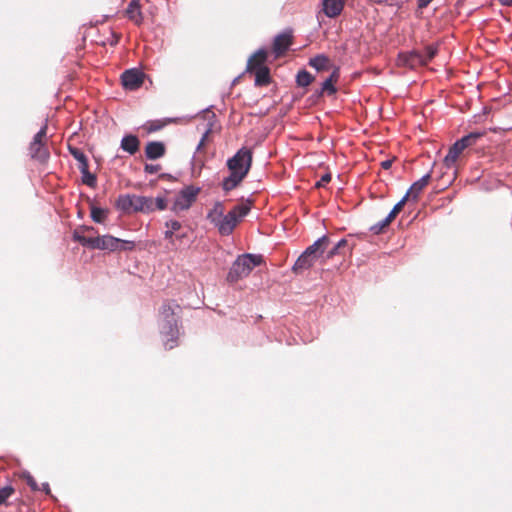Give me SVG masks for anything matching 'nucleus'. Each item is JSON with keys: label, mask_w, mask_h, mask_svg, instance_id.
<instances>
[{"label": "nucleus", "mask_w": 512, "mask_h": 512, "mask_svg": "<svg viewBox=\"0 0 512 512\" xmlns=\"http://www.w3.org/2000/svg\"><path fill=\"white\" fill-rule=\"evenodd\" d=\"M181 314L182 307L175 300H165L159 308L160 333L165 338L163 345L166 350H171L178 344Z\"/></svg>", "instance_id": "1"}, {"label": "nucleus", "mask_w": 512, "mask_h": 512, "mask_svg": "<svg viewBox=\"0 0 512 512\" xmlns=\"http://www.w3.org/2000/svg\"><path fill=\"white\" fill-rule=\"evenodd\" d=\"M94 232L95 229L92 226H80L74 230L73 240L90 249L108 250L111 252L117 250H132L134 248V243L131 241H124L111 235H90Z\"/></svg>", "instance_id": "2"}, {"label": "nucleus", "mask_w": 512, "mask_h": 512, "mask_svg": "<svg viewBox=\"0 0 512 512\" xmlns=\"http://www.w3.org/2000/svg\"><path fill=\"white\" fill-rule=\"evenodd\" d=\"M330 244L328 236L324 235L316 240L312 245L308 246L306 250L298 257L292 270L296 274H300L305 270L311 268L317 259H319Z\"/></svg>", "instance_id": "3"}, {"label": "nucleus", "mask_w": 512, "mask_h": 512, "mask_svg": "<svg viewBox=\"0 0 512 512\" xmlns=\"http://www.w3.org/2000/svg\"><path fill=\"white\" fill-rule=\"evenodd\" d=\"M262 262V256L254 254H245L239 256L233 263L227 279L230 282H237L239 279L244 278Z\"/></svg>", "instance_id": "4"}, {"label": "nucleus", "mask_w": 512, "mask_h": 512, "mask_svg": "<svg viewBox=\"0 0 512 512\" xmlns=\"http://www.w3.org/2000/svg\"><path fill=\"white\" fill-rule=\"evenodd\" d=\"M251 205L240 204L234 206L226 215L224 214L221 220L217 223L216 227L221 235H230L237 224L244 218L250 211Z\"/></svg>", "instance_id": "5"}, {"label": "nucleus", "mask_w": 512, "mask_h": 512, "mask_svg": "<svg viewBox=\"0 0 512 512\" xmlns=\"http://www.w3.org/2000/svg\"><path fill=\"white\" fill-rule=\"evenodd\" d=\"M485 132H471L468 135L457 140L449 149L448 154L444 158V164L447 168H451L461 155V153L468 147L474 145L476 141L483 137Z\"/></svg>", "instance_id": "6"}, {"label": "nucleus", "mask_w": 512, "mask_h": 512, "mask_svg": "<svg viewBox=\"0 0 512 512\" xmlns=\"http://www.w3.org/2000/svg\"><path fill=\"white\" fill-rule=\"evenodd\" d=\"M29 155L32 159L45 163L49 159L47 148V125L45 124L34 136L29 146Z\"/></svg>", "instance_id": "7"}, {"label": "nucleus", "mask_w": 512, "mask_h": 512, "mask_svg": "<svg viewBox=\"0 0 512 512\" xmlns=\"http://www.w3.org/2000/svg\"><path fill=\"white\" fill-rule=\"evenodd\" d=\"M252 165V151L246 147L239 149L236 154L228 159L227 167L231 174H243L247 176Z\"/></svg>", "instance_id": "8"}, {"label": "nucleus", "mask_w": 512, "mask_h": 512, "mask_svg": "<svg viewBox=\"0 0 512 512\" xmlns=\"http://www.w3.org/2000/svg\"><path fill=\"white\" fill-rule=\"evenodd\" d=\"M200 191L199 187L193 185L185 186L176 195L171 210L175 213L188 210L196 201Z\"/></svg>", "instance_id": "9"}, {"label": "nucleus", "mask_w": 512, "mask_h": 512, "mask_svg": "<svg viewBox=\"0 0 512 512\" xmlns=\"http://www.w3.org/2000/svg\"><path fill=\"white\" fill-rule=\"evenodd\" d=\"M116 207L124 213L140 212V196L122 194L116 200Z\"/></svg>", "instance_id": "10"}, {"label": "nucleus", "mask_w": 512, "mask_h": 512, "mask_svg": "<svg viewBox=\"0 0 512 512\" xmlns=\"http://www.w3.org/2000/svg\"><path fill=\"white\" fill-rule=\"evenodd\" d=\"M293 43L292 30L278 34L273 41L272 50L276 57L282 56Z\"/></svg>", "instance_id": "11"}, {"label": "nucleus", "mask_w": 512, "mask_h": 512, "mask_svg": "<svg viewBox=\"0 0 512 512\" xmlns=\"http://www.w3.org/2000/svg\"><path fill=\"white\" fill-rule=\"evenodd\" d=\"M122 85L129 90L138 89L144 82V74L137 69L126 70L121 76Z\"/></svg>", "instance_id": "12"}, {"label": "nucleus", "mask_w": 512, "mask_h": 512, "mask_svg": "<svg viewBox=\"0 0 512 512\" xmlns=\"http://www.w3.org/2000/svg\"><path fill=\"white\" fill-rule=\"evenodd\" d=\"M399 63L413 69L417 66L425 65V60H423L420 51H411L409 53L400 54Z\"/></svg>", "instance_id": "13"}, {"label": "nucleus", "mask_w": 512, "mask_h": 512, "mask_svg": "<svg viewBox=\"0 0 512 512\" xmlns=\"http://www.w3.org/2000/svg\"><path fill=\"white\" fill-rule=\"evenodd\" d=\"M267 60V51L265 49H259L254 54H252L246 66V72L252 73L253 71L265 67V62Z\"/></svg>", "instance_id": "14"}, {"label": "nucleus", "mask_w": 512, "mask_h": 512, "mask_svg": "<svg viewBox=\"0 0 512 512\" xmlns=\"http://www.w3.org/2000/svg\"><path fill=\"white\" fill-rule=\"evenodd\" d=\"M344 5L345 0H323L322 10L327 17L335 18L341 14Z\"/></svg>", "instance_id": "15"}, {"label": "nucleus", "mask_w": 512, "mask_h": 512, "mask_svg": "<svg viewBox=\"0 0 512 512\" xmlns=\"http://www.w3.org/2000/svg\"><path fill=\"white\" fill-rule=\"evenodd\" d=\"M430 179H431V174L427 173L421 179H419L418 181L414 182L411 185L410 189L407 191V193L405 195H408L409 199L411 198L412 200L417 201V199H418L419 195L421 194V192L429 184Z\"/></svg>", "instance_id": "16"}, {"label": "nucleus", "mask_w": 512, "mask_h": 512, "mask_svg": "<svg viewBox=\"0 0 512 512\" xmlns=\"http://www.w3.org/2000/svg\"><path fill=\"white\" fill-rule=\"evenodd\" d=\"M126 15L136 25H141L143 22V15L141 12V5L139 0H131L126 8Z\"/></svg>", "instance_id": "17"}, {"label": "nucleus", "mask_w": 512, "mask_h": 512, "mask_svg": "<svg viewBox=\"0 0 512 512\" xmlns=\"http://www.w3.org/2000/svg\"><path fill=\"white\" fill-rule=\"evenodd\" d=\"M166 148L162 142L152 141L145 147V155L150 160L161 158L165 155Z\"/></svg>", "instance_id": "18"}, {"label": "nucleus", "mask_w": 512, "mask_h": 512, "mask_svg": "<svg viewBox=\"0 0 512 512\" xmlns=\"http://www.w3.org/2000/svg\"><path fill=\"white\" fill-rule=\"evenodd\" d=\"M120 147L130 155H134L140 149V140L135 135H125L121 140Z\"/></svg>", "instance_id": "19"}, {"label": "nucleus", "mask_w": 512, "mask_h": 512, "mask_svg": "<svg viewBox=\"0 0 512 512\" xmlns=\"http://www.w3.org/2000/svg\"><path fill=\"white\" fill-rule=\"evenodd\" d=\"M309 65L317 71H328L332 67V62L328 56L318 54L309 60Z\"/></svg>", "instance_id": "20"}, {"label": "nucleus", "mask_w": 512, "mask_h": 512, "mask_svg": "<svg viewBox=\"0 0 512 512\" xmlns=\"http://www.w3.org/2000/svg\"><path fill=\"white\" fill-rule=\"evenodd\" d=\"M255 75V85L262 87L267 86L271 82L270 69L265 66L253 71Z\"/></svg>", "instance_id": "21"}, {"label": "nucleus", "mask_w": 512, "mask_h": 512, "mask_svg": "<svg viewBox=\"0 0 512 512\" xmlns=\"http://www.w3.org/2000/svg\"><path fill=\"white\" fill-rule=\"evenodd\" d=\"M224 205L221 202H216L213 208L207 214V219L215 226L224 215Z\"/></svg>", "instance_id": "22"}, {"label": "nucleus", "mask_w": 512, "mask_h": 512, "mask_svg": "<svg viewBox=\"0 0 512 512\" xmlns=\"http://www.w3.org/2000/svg\"><path fill=\"white\" fill-rule=\"evenodd\" d=\"M245 178L243 174H231L223 180L222 187L225 191H231L235 189Z\"/></svg>", "instance_id": "23"}, {"label": "nucleus", "mask_w": 512, "mask_h": 512, "mask_svg": "<svg viewBox=\"0 0 512 512\" xmlns=\"http://www.w3.org/2000/svg\"><path fill=\"white\" fill-rule=\"evenodd\" d=\"M172 119L164 120H150L143 125V129L148 133H154L164 128L168 123H171Z\"/></svg>", "instance_id": "24"}, {"label": "nucleus", "mask_w": 512, "mask_h": 512, "mask_svg": "<svg viewBox=\"0 0 512 512\" xmlns=\"http://www.w3.org/2000/svg\"><path fill=\"white\" fill-rule=\"evenodd\" d=\"M338 71L334 70L333 73L330 75L328 79H326L322 84V92H327L328 94H334L336 93V88L334 86V83L338 80Z\"/></svg>", "instance_id": "25"}, {"label": "nucleus", "mask_w": 512, "mask_h": 512, "mask_svg": "<svg viewBox=\"0 0 512 512\" xmlns=\"http://www.w3.org/2000/svg\"><path fill=\"white\" fill-rule=\"evenodd\" d=\"M68 149L70 154L74 157V159L78 161V168L85 169V165L88 164V159L85 153L81 149L73 146H69Z\"/></svg>", "instance_id": "26"}, {"label": "nucleus", "mask_w": 512, "mask_h": 512, "mask_svg": "<svg viewBox=\"0 0 512 512\" xmlns=\"http://www.w3.org/2000/svg\"><path fill=\"white\" fill-rule=\"evenodd\" d=\"M314 81V76L306 70H301L296 76V83L300 87L309 86Z\"/></svg>", "instance_id": "27"}, {"label": "nucleus", "mask_w": 512, "mask_h": 512, "mask_svg": "<svg viewBox=\"0 0 512 512\" xmlns=\"http://www.w3.org/2000/svg\"><path fill=\"white\" fill-rule=\"evenodd\" d=\"M82 174V181L84 184L89 187H94L96 185V176L89 171V164L85 165V169L79 168Z\"/></svg>", "instance_id": "28"}, {"label": "nucleus", "mask_w": 512, "mask_h": 512, "mask_svg": "<svg viewBox=\"0 0 512 512\" xmlns=\"http://www.w3.org/2000/svg\"><path fill=\"white\" fill-rule=\"evenodd\" d=\"M108 210L95 207L93 206L91 208V218L96 223H103L105 219L107 218Z\"/></svg>", "instance_id": "29"}, {"label": "nucleus", "mask_w": 512, "mask_h": 512, "mask_svg": "<svg viewBox=\"0 0 512 512\" xmlns=\"http://www.w3.org/2000/svg\"><path fill=\"white\" fill-rule=\"evenodd\" d=\"M347 245V240L341 239L331 250L327 252L326 258L330 259L337 254H344V249L347 247Z\"/></svg>", "instance_id": "30"}, {"label": "nucleus", "mask_w": 512, "mask_h": 512, "mask_svg": "<svg viewBox=\"0 0 512 512\" xmlns=\"http://www.w3.org/2000/svg\"><path fill=\"white\" fill-rule=\"evenodd\" d=\"M140 212L141 213H151L154 212L153 208V198L140 196Z\"/></svg>", "instance_id": "31"}, {"label": "nucleus", "mask_w": 512, "mask_h": 512, "mask_svg": "<svg viewBox=\"0 0 512 512\" xmlns=\"http://www.w3.org/2000/svg\"><path fill=\"white\" fill-rule=\"evenodd\" d=\"M392 222L393 221L387 216L384 220L371 226L370 231L375 235L381 234Z\"/></svg>", "instance_id": "32"}, {"label": "nucleus", "mask_w": 512, "mask_h": 512, "mask_svg": "<svg viewBox=\"0 0 512 512\" xmlns=\"http://www.w3.org/2000/svg\"><path fill=\"white\" fill-rule=\"evenodd\" d=\"M409 200L408 195H405L390 211L388 214V217L394 221V219L397 217V215L403 210L406 202Z\"/></svg>", "instance_id": "33"}, {"label": "nucleus", "mask_w": 512, "mask_h": 512, "mask_svg": "<svg viewBox=\"0 0 512 512\" xmlns=\"http://www.w3.org/2000/svg\"><path fill=\"white\" fill-rule=\"evenodd\" d=\"M438 49L436 46L429 45L426 46L422 53V58L425 60V65H427L437 54Z\"/></svg>", "instance_id": "34"}, {"label": "nucleus", "mask_w": 512, "mask_h": 512, "mask_svg": "<svg viewBox=\"0 0 512 512\" xmlns=\"http://www.w3.org/2000/svg\"><path fill=\"white\" fill-rule=\"evenodd\" d=\"M15 493V489L11 485H7L0 489V505L5 504L6 500Z\"/></svg>", "instance_id": "35"}, {"label": "nucleus", "mask_w": 512, "mask_h": 512, "mask_svg": "<svg viewBox=\"0 0 512 512\" xmlns=\"http://www.w3.org/2000/svg\"><path fill=\"white\" fill-rule=\"evenodd\" d=\"M153 208L156 210H165L167 208V201L163 197L153 198Z\"/></svg>", "instance_id": "36"}, {"label": "nucleus", "mask_w": 512, "mask_h": 512, "mask_svg": "<svg viewBox=\"0 0 512 512\" xmlns=\"http://www.w3.org/2000/svg\"><path fill=\"white\" fill-rule=\"evenodd\" d=\"M160 165L158 164H146L144 166V171L148 174H154L157 173L160 170Z\"/></svg>", "instance_id": "37"}, {"label": "nucleus", "mask_w": 512, "mask_h": 512, "mask_svg": "<svg viewBox=\"0 0 512 512\" xmlns=\"http://www.w3.org/2000/svg\"><path fill=\"white\" fill-rule=\"evenodd\" d=\"M331 181V175L330 174H324L320 180L316 183V187H324L327 183Z\"/></svg>", "instance_id": "38"}, {"label": "nucleus", "mask_w": 512, "mask_h": 512, "mask_svg": "<svg viewBox=\"0 0 512 512\" xmlns=\"http://www.w3.org/2000/svg\"><path fill=\"white\" fill-rule=\"evenodd\" d=\"M166 227L175 232L181 228V223L177 220H171L166 222Z\"/></svg>", "instance_id": "39"}, {"label": "nucleus", "mask_w": 512, "mask_h": 512, "mask_svg": "<svg viewBox=\"0 0 512 512\" xmlns=\"http://www.w3.org/2000/svg\"><path fill=\"white\" fill-rule=\"evenodd\" d=\"M27 484L34 491L40 490V487H38L36 480L32 476L27 477Z\"/></svg>", "instance_id": "40"}, {"label": "nucleus", "mask_w": 512, "mask_h": 512, "mask_svg": "<svg viewBox=\"0 0 512 512\" xmlns=\"http://www.w3.org/2000/svg\"><path fill=\"white\" fill-rule=\"evenodd\" d=\"M392 160H385L381 163L383 169H389L392 166Z\"/></svg>", "instance_id": "41"}, {"label": "nucleus", "mask_w": 512, "mask_h": 512, "mask_svg": "<svg viewBox=\"0 0 512 512\" xmlns=\"http://www.w3.org/2000/svg\"><path fill=\"white\" fill-rule=\"evenodd\" d=\"M40 490L44 491L46 494H50V486L48 483H43Z\"/></svg>", "instance_id": "42"}, {"label": "nucleus", "mask_w": 512, "mask_h": 512, "mask_svg": "<svg viewBox=\"0 0 512 512\" xmlns=\"http://www.w3.org/2000/svg\"><path fill=\"white\" fill-rule=\"evenodd\" d=\"M173 236H174V231H172V230H170V229L168 228V230H167V231H165V238H166V239H169V240H172Z\"/></svg>", "instance_id": "43"}, {"label": "nucleus", "mask_w": 512, "mask_h": 512, "mask_svg": "<svg viewBox=\"0 0 512 512\" xmlns=\"http://www.w3.org/2000/svg\"><path fill=\"white\" fill-rule=\"evenodd\" d=\"M499 3L503 6L512 7V0H499Z\"/></svg>", "instance_id": "44"}, {"label": "nucleus", "mask_w": 512, "mask_h": 512, "mask_svg": "<svg viewBox=\"0 0 512 512\" xmlns=\"http://www.w3.org/2000/svg\"><path fill=\"white\" fill-rule=\"evenodd\" d=\"M430 1L431 0H419V7L420 8L426 7L430 3Z\"/></svg>", "instance_id": "45"}, {"label": "nucleus", "mask_w": 512, "mask_h": 512, "mask_svg": "<svg viewBox=\"0 0 512 512\" xmlns=\"http://www.w3.org/2000/svg\"><path fill=\"white\" fill-rule=\"evenodd\" d=\"M205 139H206V135H204V136L202 137V139H201V141H200V143H199V145H198V149H200V148L204 145V143H205Z\"/></svg>", "instance_id": "46"}, {"label": "nucleus", "mask_w": 512, "mask_h": 512, "mask_svg": "<svg viewBox=\"0 0 512 512\" xmlns=\"http://www.w3.org/2000/svg\"><path fill=\"white\" fill-rule=\"evenodd\" d=\"M160 178L173 179V177L171 175H169V174H161Z\"/></svg>", "instance_id": "47"}, {"label": "nucleus", "mask_w": 512, "mask_h": 512, "mask_svg": "<svg viewBox=\"0 0 512 512\" xmlns=\"http://www.w3.org/2000/svg\"><path fill=\"white\" fill-rule=\"evenodd\" d=\"M114 37H115V39H112V44H117L120 37L117 35H114Z\"/></svg>", "instance_id": "48"}, {"label": "nucleus", "mask_w": 512, "mask_h": 512, "mask_svg": "<svg viewBox=\"0 0 512 512\" xmlns=\"http://www.w3.org/2000/svg\"><path fill=\"white\" fill-rule=\"evenodd\" d=\"M114 37H115V39H112V44H117L120 37L117 35H114Z\"/></svg>", "instance_id": "49"}, {"label": "nucleus", "mask_w": 512, "mask_h": 512, "mask_svg": "<svg viewBox=\"0 0 512 512\" xmlns=\"http://www.w3.org/2000/svg\"><path fill=\"white\" fill-rule=\"evenodd\" d=\"M185 235H176V238H182L184 237Z\"/></svg>", "instance_id": "50"}]
</instances>
